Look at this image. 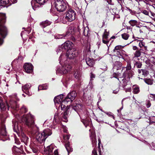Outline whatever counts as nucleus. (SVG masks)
<instances>
[{
	"instance_id": "35",
	"label": "nucleus",
	"mask_w": 155,
	"mask_h": 155,
	"mask_svg": "<svg viewBox=\"0 0 155 155\" xmlns=\"http://www.w3.org/2000/svg\"><path fill=\"white\" fill-rule=\"evenodd\" d=\"M30 148L34 153H36L38 151V149L36 145L34 144H31L30 146Z\"/></svg>"
},
{
	"instance_id": "51",
	"label": "nucleus",
	"mask_w": 155,
	"mask_h": 155,
	"mask_svg": "<svg viewBox=\"0 0 155 155\" xmlns=\"http://www.w3.org/2000/svg\"><path fill=\"white\" fill-rule=\"evenodd\" d=\"M110 39H105L102 38V42H103L105 44H106L107 46L108 47V44L110 41Z\"/></svg>"
},
{
	"instance_id": "12",
	"label": "nucleus",
	"mask_w": 155,
	"mask_h": 155,
	"mask_svg": "<svg viewBox=\"0 0 155 155\" xmlns=\"http://www.w3.org/2000/svg\"><path fill=\"white\" fill-rule=\"evenodd\" d=\"M27 111L28 109H27L26 107L24 105H23L19 111V113L17 114H16L15 115V118H16L17 120H19V119H21L22 121L25 124V123L23 120V118H24V116L27 115V114L24 115L23 116L21 115L20 114H23L24 113H25ZM30 114L32 115V114L30 113L27 114Z\"/></svg>"
},
{
	"instance_id": "42",
	"label": "nucleus",
	"mask_w": 155,
	"mask_h": 155,
	"mask_svg": "<svg viewBox=\"0 0 155 155\" xmlns=\"http://www.w3.org/2000/svg\"><path fill=\"white\" fill-rule=\"evenodd\" d=\"M83 34L85 36H87L88 34V31L89 28L87 26L84 28L83 29Z\"/></svg>"
},
{
	"instance_id": "8",
	"label": "nucleus",
	"mask_w": 155,
	"mask_h": 155,
	"mask_svg": "<svg viewBox=\"0 0 155 155\" xmlns=\"http://www.w3.org/2000/svg\"><path fill=\"white\" fill-rule=\"evenodd\" d=\"M73 45V43L71 41H68L65 42L58 47V49L57 50V54L58 52H63L66 50H68L72 49L71 48Z\"/></svg>"
},
{
	"instance_id": "3",
	"label": "nucleus",
	"mask_w": 155,
	"mask_h": 155,
	"mask_svg": "<svg viewBox=\"0 0 155 155\" xmlns=\"http://www.w3.org/2000/svg\"><path fill=\"white\" fill-rule=\"evenodd\" d=\"M78 52L77 50L74 48L71 49L67 51L66 55L61 54L59 58V63L62 64L64 59L67 61L72 62L74 58L78 55Z\"/></svg>"
},
{
	"instance_id": "20",
	"label": "nucleus",
	"mask_w": 155,
	"mask_h": 155,
	"mask_svg": "<svg viewBox=\"0 0 155 155\" xmlns=\"http://www.w3.org/2000/svg\"><path fill=\"white\" fill-rule=\"evenodd\" d=\"M113 52L114 53V54L117 55V56H115V58L116 59L118 58H123V55L124 53L125 52V51L123 50L113 51Z\"/></svg>"
},
{
	"instance_id": "55",
	"label": "nucleus",
	"mask_w": 155,
	"mask_h": 155,
	"mask_svg": "<svg viewBox=\"0 0 155 155\" xmlns=\"http://www.w3.org/2000/svg\"><path fill=\"white\" fill-rule=\"evenodd\" d=\"M145 43L140 41L139 43V46L140 47V48H142L144 46H145Z\"/></svg>"
},
{
	"instance_id": "31",
	"label": "nucleus",
	"mask_w": 155,
	"mask_h": 155,
	"mask_svg": "<svg viewBox=\"0 0 155 155\" xmlns=\"http://www.w3.org/2000/svg\"><path fill=\"white\" fill-rule=\"evenodd\" d=\"M53 148L52 146H49L46 147V148H45L44 150L45 152H48V154H51V153L53 151Z\"/></svg>"
},
{
	"instance_id": "30",
	"label": "nucleus",
	"mask_w": 155,
	"mask_h": 155,
	"mask_svg": "<svg viewBox=\"0 0 155 155\" xmlns=\"http://www.w3.org/2000/svg\"><path fill=\"white\" fill-rule=\"evenodd\" d=\"M66 109H67V110L64 112V114H63L62 116V120L65 122H67L68 121V120H67V117L66 115L67 114V110L68 109H69V108L68 107V105H67V107H66ZM65 109L66 108H65Z\"/></svg>"
},
{
	"instance_id": "63",
	"label": "nucleus",
	"mask_w": 155,
	"mask_h": 155,
	"mask_svg": "<svg viewBox=\"0 0 155 155\" xmlns=\"http://www.w3.org/2000/svg\"><path fill=\"white\" fill-rule=\"evenodd\" d=\"M92 155H97V152L96 150L94 149L92 151Z\"/></svg>"
},
{
	"instance_id": "15",
	"label": "nucleus",
	"mask_w": 155,
	"mask_h": 155,
	"mask_svg": "<svg viewBox=\"0 0 155 155\" xmlns=\"http://www.w3.org/2000/svg\"><path fill=\"white\" fill-rule=\"evenodd\" d=\"M31 87L30 83H27L22 86V90L26 94L30 96L32 95L31 93L29 91V89Z\"/></svg>"
},
{
	"instance_id": "50",
	"label": "nucleus",
	"mask_w": 155,
	"mask_h": 155,
	"mask_svg": "<svg viewBox=\"0 0 155 155\" xmlns=\"http://www.w3.org/2000/svg\"><path fill=\"white\" fill-rule=\"evenodd\" d=\"M149 15V16L151 18L153 19L155 21V14L153 13L150 12V13Z\"/></svg>"
},
{
	"instance_id": "27",
	"label": "nucleus",
	"mask_w": 155,
	"mask_h": 155,
	"mask_svg": "<svg viewBox=\"0 0 155 155\" xmlns=\"http://www.w3.org/2000/svg\"><path fill=\"white\" fill-rule=\"evenodd\" d=\"M21 139V142H23L26 145H27L29 138L25 135L23 134Z\"/></svg>"
},
{
	"instance_id": "14",
	"label": "nucleus",
	"mask_w": 155,
	"mask_h": 155,
	"mask_svg": "<svg viewBox=\"0 0 155 155\" xmlns=\"http://www.w3.org/2000/svg\"><path fill=\"white\" fill-rule=\"evenodd\" d=\"M48 0H32L31 2L33 9L35 10L40 5H43Z\"/></svg>"
},
{
	"instance_id": "7",
	"label": "nucleus",
	"mask_w": 155,
	"mask_h": 155,
	"mask_svg": "<svg viewBox=\"0 0 155 155\" xmlns=\"http://www.w3.org/2000/svg\"><path fill=\"white\" fill-rule=\"evenodd\" d=\"M54 4L57 11L59 12H63L67 8L66 2L64 0H56Z\"/></svg>"
},
{
	"instance_id": "28",
	"label": "nucleus",
	"mask_w": 155,
	"mask_h": 155,
	"mask_svg": "<svg viewBox=\"0 0 155 155\" xmlns=\"http://www.w3.org/2000/svg\"><path fill=\"white\" fill-rule=\"evenodd\" d=\"M65 147L66 149L68 152V154L69 155V153L72 151L73 149L69 143L68 142L65 144Z\"/></svg>"
},
{
	"instance_id": "53",
	"label": "nucleus",
	"mask_w": 155,
	"mask_h": 155,
	"mask_svg": "<svg viewBox=\"0 0 155 155\" xmlns=\"http://www.w3.org/2000/svg\"><path fill=\"white\" fill-rule=\"evenodd\" d=\"M145 112L144 111V110H142L141 112L140 117H139V118H145L146 116L145 115Z\"/></svg>"
},
{
	"instance_id": "11",
	"label": "nucleus",
	"mask_w": 155,
	"mask_h": 155,
	"mask_svg": "<svg viewBox=\"0 0 155 155\" xmlns=\"http://www.w3.org/2000/svg\"><path fill=\"white\" fill-rule=\"evenodd\" d=\"M126 70L125 72L123 73V76L127 77V78H130L134 74V72L133 71L131 70V67L130 62L127 63V65L126 67Z\"/></svg>"
},
{
	"instance_id": "60",
	"label": "nucleus",
	"mask_w": 155,
	"mask_h": 155,
	"mask_svg": "<svg viewBox=\"0 0 155 155\" xmlns=\"http://www.w3.org/2000/svg\"><path fill=\"white\" fill-rule=\"evenodd\" d=\"M64 140H68L70 138V136L68 135H66L64 136Z\"/></svg>"
},
{
	"instance_id": "57",
	"label": "nucleus",
	"mask_w": 155,
	"mask_h": 155,
	"mask_svg": "<svg viewBox=\"0 0 155 155\" xmlns=\"http://www.w3.org/2000/svg\"><path fill=\"white\" fill-rule=\"evenodd\" d=\"M30 32V31H22L21 33V37L22 38L23 36L25 34H26V35H27V34H29Z\"/></svg>"
},
{
	"instance_id": "24",
	"label": "nucleus",
	"mask_w": 155,
	"mask_h": 155,
	"mask_svg": "<svg viewBox=\"0 0 155 155\" xmlns=\"http://www.w3.org/2000/svg\"><path fill=\"white\" fill-rule=\"evenodd\" d=\"M122 68V63L118 61H116L114 63L113 68L117 70L120 69Z\"/></svg>"
},
{
	"instance_id": "18",
	"label": "nucleus",
	"mask_w": 155,
	"mask_h": 155,
	"mask_svg": "<svg viewBox=\"0 0 155 155\" xmlns=\"http://www.w3.org/2000/svg\"><path fill=\"white\" fill-rule=\"evenodd\" d=\"M59 114L60 113L58 111L55 113L53 122V124L54 125H57L60 123L61 117Z\"/></svg>"
},
{
	"instance_id": "36",
	"label": "nucleus",
	"mask_w": 155,
	"mask_h": 155,
	"mask_svg": "<svg viewBox=\"0 0 155 155\" xmlns=\"http://www.w3.org/2000/svg\"><path fill=\"white\" fill-rule=\"evenodd\" d=\"M133 41L130 42V43L127 44V45H124L123 46L120 45H118L116 46L115 47L113 51H119V50H122L121 49L123 48L125 46H126L127 45H128L130 43H131Z\"/></svg>"
},
{
	"instance_id": "49",
	"label": "nucleus",
	"mask_w": 155,
	"mask_h": 155,
	"mask_svg": "<svg viewBox=\"0 0 155 155\" xmlns=\"http://www.w3.org/2000/svg\"><path fill=\"white\" fill-rule=\"evenodd\" d=\"M86 94L84 93L83 95L84 98L86 100V101H87V100L91 101V96L90 95H89L88 96H86Z\"/></svg>"
},
{
	"instance_id": "33",
	"label": "nucleus",
	"mask_w": 155,
	"mask_h": 155,
	"mask_svg": "<svg viewBox=\"0 0 155 155\" xmlns=\"http://www.w3.org/2000/svg\"><path fill=\"white\" fill-rule=\"evenodd\" d=\"M0 108L2 110H6V107L5 103L3 102L1 97H0Z\"/></svg>"
},
{
	"instance_id": "41",
	"label": "nucleus",
	"mask_w": 155,
	"mask_h": 155,
	"mask_svg": "<svg viewBox=\"0 0 155 155\" xmlns=\"http://www.w3.org/2000/svg\"><path fill=\"white\" fill-rule=\"evenodd\" d=\"M141 53L139 49L137 50L134 53V58H138L140 57L141 55Z\"/></svg>"
},
{
	"instance_id": "19",
	"label": "nucleus",
	"mask_w": 155,
	"mask_h": 155,
	"mask_svg": "<svg viewBox=\"0 0 155 155\" xmlns=\"http://www.w3.org/2000/svg\"><path fill=\"white\" fill-rule=\"evenodd\" d=\"M127 78V77H124L123 75V77H120L119 78H118V80L120 81V82L121 83H122L123 88L124 89H125V87L127 85H129V84L128 83H129V82L127 81L129 78H127L128 80H127L125 78Z\"/></svg>"
},
{
	"instance_id": "16",
	"label": "nucleus",
	"mask_w": 155,
	"mask_h": 155,
	"mask_svg": "<svg viewBox=\"0 0 155 155\" xmlns=\"http://www.w3.org/2000/svg\"><path fill=\"white\" fill-rule=\"evenodd\" d=\"M23 67L25 71L28 73H31L33 71V66L30 63H25L24 64Z\"/></svg>"
},
{
	"instance_id": "17",
	"label": "nucleus",
	"mask_w": 155,
	"mask_h": 155,
	"mask_svg": "<svg viewBox=\"0 0 155 155\" xmlns=\"http://www.w3.org/2000/svg\"><path fill=\"white\" fill-rule=\"evenodd\" d=\"M12 123L14 131L17 134L21 130L20 125L19 124L18 121H16V120H13Z\"/></svg>"
},
{
	"instance_id": "23",
	"label": "nucleus",
	"mask_w": 155,
	"mask_h": 155,
	"mask_svg": "<svg viewBox=\"0 0 155 155\" xmlns=\"http://www.w3.org/2000/svg\"><path fill=\"white\" fill-rule=\"evenodd\" d=\"M86 62L87 64L91 67H93L95 64L94 60L88 57L86 58Z\"/></svg>"
},
{
	"instance_id": "38",
	"label": "nucleus",
	"mask_w": 155,
	"mask_h": 155,
	"mask_svg": "<svg viewBox=\"0 0 155 155\" xmlns=\"http://www.w3.org/2000/svg\"><path fill=\"white\" fill-rule=\"evenodd\" d=\"M48 87V86L47 84L39 85L38 87V90H46Z\"/></svg>"
},
{
	"instance_id": "58",
	"label": "nucleus",
	"mask_w": 155,
	"mask_h": 155,
	"mask_svg": "<svg viewBox=\"0 0 155 155\" xmlns=\"http://www.w3.org/2000/svg\"><path fill=\"white\" fill-rule=\"evenodd\" d=\"M146 107L148 108L150 107L151 104L150 101H146Z\"/></svg>"
},
{
	"instance_id": "2",
	"label": "nucleus",
	"mask_w": 155,
	"mask_h": 155,
	"mask_svg": "<svg viewBox=\"0 0 155 155\" xmlns=\"http://www.w3.org/2000/svg\"><path fill=\"white\" fill-rule=\"evenodd\" d=\"M64 96V94H61L55 97L54 99L55 106L58 110L60 108L61 110L65 109L66 107L65 104L72 102L75 99L76 94L74 91L70 92L68 94L64 100L63 99Z\"/></svg>"
},
{
	"instance_id": "43",
	"label": "nucleus",
	"mask_w": 155,
	"mask_h": 155,
	"mask_svg": "<svg viewBox=\"0 0 155 155\" xmlns=\"http://www.w3.org/2000/svg\"><path fill=\"white\" fill-rule=\"evenodd\" d=\"M108 35L109 32L107 31L106 29H105L104 33L103 35L102 38L105 39H109L108 37Z\"/></svg>"
},
{
	"instance_id": "56",
	"label": "nucleus",
	"mask_w": 155,
	"mask_h": 155,
	"mask_svg": "<svg viewBox=\"0 0 155 155\" xmlns=\"http://www.w3.org/2000/svg\"><path fill=\"white\" fill-rule=\"evenodd\" d=\"M141 12L144 14L149 16L150 14V12H149V11L146 10H143Z\"/></svg>"
},
{
	"instance_id": "29",
	"label": "nucleus",
	"mask_w": 155,
	"mask_h": 155,
	"mask_svg": "<svg viewBox=\"0 0 155 155\" xmlns=\"http://www.w3.org/2000/svg\"><path fill=\"white\" fill-rule=\"evenodd\" d=\"M95 77V75L94 74L91 73L90 75L91 79L89 83V84L88 85V87H89V88L90 89H92L93 87V85H92V81H93V78H94Z\"/></svg>"
},
{
	"instance_id": "6",
	"label": "nucleus",
	"mask_w": 155,
	"mask_h": 155,
	"mask_svg": "<svg viewBox=\"0 0 155 155\" xmlns=\"http://www.w3.org/2000/svg\"><path fill=\"white\" fill-rule=\"evenodd\" d=\"M5 14L0 13V35L3 38L7 35L6 28L3 25L5 22Z\"/></svg>"
},
{
	"instance_id": "47",
	"label": "nucleus",
	"mask_w": 155,
	"mask_h": 155,
	"mask_svg": "<svg viewBox=\"0 0 155 155\" xmlns=\"http://www.w3.org/2000/svg\"><path fill=\"white\" fill-rule=\"evenodd\" d=\"M121 36L122 38L123 39L125 40H127L128 39L129 37V35L127 33H124V34H122Z\"/></svg>"
},
{
	"instance_id": "62",
	"label": "nucleus",
	"mask_w": 155,
	"mask_h": 155,
	"mask_svg": "<svg viewBox=\"0 0 155 155\" xmlns=\"http://www.w3.org/2000/svg\"><path fill=\"white\" fill-rule=\"evenodd\" d=\"M23 59V58L22 57H21V56H19L18 57V59L14 60V61H13V62L14 63L15 61H17V60H21H21H22Z\"/></svg>"
},
{
	"instance_id": "32",
	"label": "nucleus",
	"mask_w": 155,
	"mask_h": 155,
	"mask_svg": "<svg viewBox=\"0 0 155 155\" xmlns=\"http://www.w3.org/2000/svg\"><path fill=\"white\" fill-rule=\"evenodd\" d=\"M51 24V23L50 21L46 20L42 22L41 23H40V25L41 26V27L44 28H45L46 27L50 25Z\"/></svg>"
},
{
	"instance_id": "59",
	"label": "nucleus",
	"mask_w": 155,
	"mask_h": 155,
	"mask_svg": "<svg viewBox=\"0 0 155 155\" xmlns=\"http://www.w3.org/2000/svg\"><path fill=\"white\" fill-rule=\"evenodd\" d=\"M150 97L152 98L153 100L155 101V94H150Z\"/></svg>"
},
{
	"instance_id": "9",
	"label": "nucleus",
	"mask_w": 155,
	"mask_h": 155,
	"mask_svg": "<svg viewBox=\"0 0 155 155\" xmlns=\"http://www.w3.org/2000/svg\"><path fill=\"white\" fill-rule=\"evenodd\" d=\"M0 140L5 141L9 139L7 133L6 131V128L5 125L2 124L0 127Z\"/></svg>"
},
{
	"instance_id": "13",
	"label": "nucleus",
	"mask_w": 155,
	"mask_h": 155,
	"mask_svg": "<svg viewBox=\"0 0 155 155\" xmlns=\"http://www.w3.org/2000/svg\"><path fill=\"white\" fill-rule=\"evenodd\" d=\"M74 29V27H69L68 28V31L67 32L65 35H54V38L55 39H60L65 38V37H66L71 36L74 33L73 32Z\"/></svg>"
},
{
	"instance_id": "40",
	"label": "nucleus",
	"mask_w": 155,
	"mask_h": 155,
	"mask_svg": "<svg viewBox=\"0 0 155 155\" xmlns=\"http://www.w3.org/2000/svg\"><path fill=\"white\" fill-rule=\"evenodd\" d=\"M129 23L131 26L134 27L137 26L138 24V22L135 20H131L129 21Z\"/></svg>"
},
{
	"instance_id": "26",
	"label": "nucleus",
	"mask_w": 155,
	"mask_h": 155,
	"mask_svg": "<svg viewBox=\"0 0 155 155\" xmlns=\"http://www.w3.org/2000/svg\"><path fill=\"white\" fill-rule=\"evenodd\" d=\"M12 150L13 152L15 154L18 153H22L23 152L22 150L20 148L18 147L15 146H14Z\"/></svg>"
},
{
	"instance_id": "61",
	"label": "nucleus",
	"mask_w": 155,
	"mask_h": 155,
	"mask_svg": "<svg viewBox=\"0 0 155 155\" xmlns=\"http://www.w3.org/2000/svg\"><path fill=\"white\" fill-rule=\"evenodd\" d=\"M131 91V89L130 87H128L125 89V91L126 92H130Z\"/></svg>"
},
{
	"instance_id": "37",
	"label": "nucleus",
	"mask_w": 155,
	"mask_h": 155,
	"mask_svg": "<svg viewBox=\"0 0 155 155\" xmlns=\"http://www.w3.org/2000/svg\"><path fill=\"white\" fill-rule=\"evenodd\" d=\"M133 92L134 94H138L140 91L139 87L138 86L133 85Z\"/></svg>"
},
{
	"instance_id": "44",
	"label": "nucleus",
	"mask_w": 155,
	"mask_h": 155,
	"mask_svg": "<svg viewBox=\"0 0 155 155\" xmlns=\"http://www.w3.org/2000/svg\"><path fill=\"white\" fill-rule=\"evenodd\" d=\"M145 82L148 85H151L153 84V82L150 79L145 78L144 79Z\"/></svg>"
},
{
	"instance_id": "25",
	"label": "nucleus",
	"mask_w": 155,
	"mask_h": 155,
	"mask_svg": "<svg viewBox=\"0 0 155 155\" xmlns=\"http://www.w3.org/2000/svg\"><path fill=\"white\" fill-rule=\"evenodd\" d=\"M45 137H46V139L48 136H50L52 134L51 130L49 129L44 130L42 132Z\"/></svg>"
},
{
	"instance_id": "22",
	"label": "nucleus",
	"mask_w": 155,
	"mask_h": 155,
	"mask_svg": "<svg viewBox=\"0 0 155 155\" xmlns=\"http://www.w3.org/2000/svg\"><path fill=\"white\" fill-rule=\"evenodd\" d=\"M9 104L11 108L15 110L16 111L18 110L17 108H18L19 105L17 104V102L15 101L11 100L10 101Z\"/></svg>"
},
{
	"instance_id": "48",
	"label": "nucleus",
	"mask_w": 155,
	"mask_h": 155,
	"mask_svg": "<svg viewBox=\"0 0 155 155\" xmlns=\"http://www.w3.org/2000/svg\"><path fill=\"white\" fill-rule=\"evenodd\" d=\"M147 46H144L142 48H140L139 49L141 52L144 54L147 51Z\"/></svg>"
},
{
	"instance_id": "54",
	"label": "nucleus",
	"mask_w": 155,
	"mask_h": 155,
	"mask_svg": "<svg viewBox=\"0 0 155 155\" xmlns=\"http://www.w3.org/2000/svg\"><path fill=\"white\" fill-rule=\"evenodd\" d=\"M102 111L104 112L107 115H108L110 117H112L113 119H114V117L113 115L110 112H106L102 110Z\"/></svg>"
},
{
	"instance_id": "46",
	"label": "nucleus",
	"mask_w": 155,
	"mask_h": 155,
	"mask_svg": "<svg viewBox=\"0 0 155 155\" xmlns=\"http://www.w3.org/2000/svg\"><path fill=\"white\" fill-rule=\"evenodd\" d=\"M134 65L137 68H140L141 67L142 64L141 62L140 61L136 62L134 64Z\"/></svg>"
},
{
	"instance_id": "4",
	"label": "nucleus",
	"mask_w": 155,
	"mask_h": 155,
	"mask_svg": "<svg viewBox=\"0 0 155 155\" xmlns=\"http://www.w3.org/2000/svg\"><path fill=\"white\" fill-rule=\"evenodd\" d=\"M71 62L64 59V62L62 64H60L62 66L61 67L57 68L56 70L57 74L59 75H61L70 71L72 68L70 64Z\"/></svg>"
},
{
	"instance_id": "5",
	"label": "nucleus",
	"mask_w": 155,
	"mask_h": 155,
	"mask_svg": "<svg viewBox=\"0 0 155 155\" xmlns=\"http://www.w3.org/2000/svg\"><path fill=\"white\" fill-rule=\"evenodd\" d=\"M69 107L77 112L81 119H85L87 117L86 109L84 106L81 104H72Z\"/></svg>"
},
{
	"instance_id": "64",
	"label": "nucleus",
	"mask_w": 155,
	"mask_h": 155,
	"mask_svg": "<svg viewBox=\"0 0 155 155\" xmlns=\"http://www.w3.org/2000/svg\"><path fill=\"white\" fill-rule=\"evenodd\" d=\"M130 13L132 15H136L137 13L135 11L132 10Z\"/></svg>"
},
{
	"instance_id": "10",
	"label": "nucleus",
	"mask_w": 155,
	"mask_h": 155,
	"mask_svg": "<svg viewBox=\"0 0 155 155\" xmlns=\"http://www.w3.org/2000/svg\"><path fill=\"white\" fill-rule=\"evenodd\" d=\"M76 12L73 10L70 9L66 13L65 19L68 21H71L75 18Z\"/></svg>"
},
{
	"instance_id": "52",
	"label": "nucleus",
	"mask_w": 155,
	"mask_h": 155,
	"mask_svg": "<svg viewBox=\"0 0 155 155\" xmlns=\"http://www.w3.org/2000/svg\"><path fill=\"white\" fill-rule=\"evenodd\" d=\"M149 73L146 70L143 69L142 74L144 76H146Z\"/></svg>"
},
{
	"instance_id": "34",
	"label": "nucleus",
	"mask_w": 155,
	"mask_h": 155,
	"mask_svg": "<svg viewBox=\"0 0 155 155\" xmlns=\"http://www.w3.org/2000/svg\"><path fill=\"white\" fill-rule=\"evenodd\" d=\"M74 76L76 79L79 80L81 77V74L79 71H76L74 72Z\"/></svg>"
},
{
	"instance_id": "45",
	"label": "nucleus",
	"mask_w": 155,
	"mask_h": 155,
	"mask_svg": "<svg viewBox=\"0 0 155 155\" xmlns=\"http://www.w3.org/2000/svg\"><path fill=\"white\" fill-rule=\"evenodd\" d=\"M155 117H150L149 119V123L150 125L153 124L155 125Z\"/></svg>"
},
{
	"instance_id": "39",
	"label": "nucleus",
	"mask_w": 155,
	"mask_h": 155,
	"mask_svg": "<svg viewBox=\"0 0 155 155\" xmlns=\"http://www.w3.org/2000/svg\"><path fill=\"white\" fill-rule=\"evenodd\" d=\"M9 0H0V7L5 6L9 3Z\"/></svg>"
},
{
	"instance_id": "1",
	"label": "nucleus",
	"mask_w": 155,
	"mask_h": 155,
	"mask_svg": "<svg viewBox=\"0 0 155 155\" xmlns=\"http://www.w3.org/2000/svg\"><path fill=\"white\" fill-rule=\"evenodd\" d=\"M35 117L34 116L30 114L24 116L23 120L25 124L31 130L30 133L32 136H35L36 140L40 143L44 142L46 140L42 132H39L38 128L35 124Z\"/></svg>"
},
{
	"instance_id": "21",
	"label": "nucleus",
	"mask_w": 155,
	"mask_h": 155,
	"mask_svg": "<svg viewBox=\"0 0 155 155\" xmlns=\"http://www.w3.org/2000/svg\"><path fill=\"white\" fill-rule=\"evenodd\" d=\"M90 137L93 146L95 147L97 142L95 133L94 132H92Z\"/></svg>"
}]
</instances>
